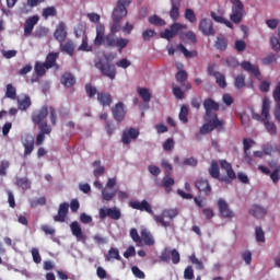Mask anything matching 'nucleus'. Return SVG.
I'll use <instances>...</instances> for the list:
<instances>
[{
	"label": "nucleus",
	"instance_id": "nucleus-1",
	"mask_svg": "<svg viewBox=\"0 0 280 280\" xmlns=\"http://www.w3.org/2000/svg\"><path fill=\"white\" fill-rule=\"evenodd\" d=\"M220 165L221 168L225 171L226 175H220ZM208 174L211 176V178H214L220 183H225V185H231V183H233V180L237 178V175L233 170V165H231V163H229L226 160H221L220 164L218 163V161L212 160L208 168Z\"/></svg>",
	"mask_w": 280,
	"mask_h": 280
},
{
	"label": "nucleus",
	"instance_id": "nucleus-2",
	"mask_svg": "<svg viewBox=\"0 0 280 280\" xmlns=\"http://www.w3.org/2000/svg\"><path fill=\"white\" fill-rule=\"evenodd\" d=\"M130 39L122 38V37H115V34L110 33L105 36V47H117L119 54L128 47Z\"/></svg>",
	"mask_w": 280,
	"mask_h": 280
},
{
	"label": "nucleus",
	"instance_id": "nucleus-3",
	"mask_svg": "<svg viewBox=\"0 0 280 280\" xmlns=\"http://www.w3.org/2000/svg\"><path fill=\"white\" fill-rule=\"evenodd\" d=\"M205 121L206 124L200 127V135H209L215 129L222 130L224 128V120L219 119L218 115H214V118L208 117V120Z\"/></svg>",
	"mask_w": 280,
	"mask_h": 280
},
{
	"label": "nucleus",
	"instance_id": "nucleus-4",
	"mask_svg": "<svg viewBox=\"0 0 280 280\" xmlns=\"http://www.w3.org/2000/svg\"><path fill=\"white\" fill-rule=\"evenodd\" d=\"M95 67L105 78H109V80H115V78H117V68L115 67V65L108 61L105 62L104 60L100 59L95 63Z\"/></svg>",
	"mask_w": 280,
	"mask_h": 280
},
{
	"label": "nucleus",
	"instance_id": "nucleus-5",
	"mask_svg": "<svg viewBox=\"0 0 280 280\" xmlns=\"http://www.w3.org/2000/svg\"><path fill=\"white\" fill-rule=\"evenodd\" d=\"M49 108L47 107V105H44L32 114L31 119L35 126H38V128H40L42 126H49V124H47Z\"/></svg>",
	"mask_w": 280,
	"mask_h": 280
},
{
	"label": "nucleus",
	"instance_id": "nucleus-6",
	"mask_svg": "<svg viewBox=\"0 0 280 280\" xmlns=\"http://www.w3.org/2000/svg\"><path fill=\"white\" fill-rule=\"evenodd\" d=\"M232 3V13L230 15V21L232 23H235V25H240L242 23V19L246 16V11L244 10V3H242V0H238L236 2Z\"/></svg>",
	"mask_w": 280,
	"mask_h": 280
},
{
	"label": "nucleus",
	"instance_id": "nucleus-7",
	"mask_svg": "<svg viewBox=\"0 0 280 280\" xmlns=\"http://www.w3.org/2000/svg\"><path fill=\"white\" fill-rule=\"evenodd\" d=\"M159 259L163 261V264H170V260H172L174 265L180 264V253H178V249H170V247H166L161 252Z\"/></svg>",
	"mask_w": 280,
	"mask_h": 280
},
{
	"label": "nucleus",
	"instance_id": "nucleus-8",
	"mask_svg": "<svg viewBox=\"0 0 280 280\" xmlns=\"http://www.w3.org/2000/svg\"><path fill=\"white\" fill-rule=\"evenodd\" d=\"M203 108L206 110L203 119L209 121V117L215 119L217 110H220V104H218L213 98H206L203 101Z\"/></svg>",
	"mask_w": 280,
	"mask_h": 280
},
{
	"label": "nucleus",
	"instance_id": "nucleus-9",
	"mask_svg": "<svg viewBox=\"0 0 280 280\" xmlns=\"http://www.w3.org/2000/svg\"><path fill=\"white\" fill-rule=\"evenodd\" d=\"M127 113L128 110L126 109V105L124 104V102H118L115 104V106L112 107L113 118L118 124H121V121H125Z\"/></svg>",
	"mask_w": 280,
	"mask_h": 280
},
{
	"label": "nucleus",
	"instance_id": "nucleus-10",
	"mask_svg": "<svg viewBox=\"0 0 280 280\" xmlns=\"http://www.w3.org/2000/svg\"><path fill=\"white\" fill-rule=\"evenodd\" d=\"M98 218L101 220H106V218H110V220H120L121 210L117 208H101L98 210Z\"/></svg>",
	"mask_w": 280,
	"mask_h": 280
},
{
	"label": "nucleus",
	"instance_id": "nucleus-11",
	"mask_svg": "<svg viewBox=\"0 0 280 280\" xmlns=\"http://www.w3.org/2000/svg\"><path fill=\"white\" fill-rule=\"evenodd\" d=\"M252 117L256 121H261V124H264L266 119H270V100L264 98L262 106H261V115L257 113H253Z\"/></svg>",
	"mask_w": 280,
	"mask_h": 280
},
{
	"label": "nucleus",
	"instance_id": "nucleus-12",
	"mask_svg": "<svg viewBox=\"0 0 280 280\" xmlns=\"http://www.w3.org/2000/svg\"><path fill=\"white\" fill-rule=\"evenodd\" d=\"M199 32L203 36H215V27H213V21L208 18H203L199 22Z\"/></svg>",
	"mask_w": 280,
	"mask_h": 280
},
{
	"label": "nucleus",
	"instance_id": "nucleus-13",
	"mask_svg": "<svg viewBox=\"0 0 280 280\" xmlns=\"http://www.w3.org/2000/svg\"><path fill=\"white\" fill-rule=\"evenodd\" d=\"M255 145V141L253 139H243V149H244V156L243 161L244 163H247V165H253V155L250 154V148Z\"/></svg>",
	"mask_w": 280,
	"mask_h": 280
},
{
	"label": "nucleus",
	"instance_id": "nucleus-14",
	"mask_svg": "<svg viewBox=\"0 0 280 280\" xmlns=\"http://www.w3.org/2000/svg\"><path fill=\"white\" fill-rule=\"evenodd\" d=\"M218 207H219V213L221 218H226L231 220L232 218H235V212L231 210L229 207V203L224 199L218 200Z\"/></svg>",
	"mask_w": 280,
	"mask_h": 280
},
{
	"label": "nucleus",
	"instance_id": "nucleus-15",
	"mask_svg": "<svg viewBox=\"0 0 280 280\" xmlns=\"http://www.w3.org/2000/svg\"><path fill=\"white\" fill-rule=\"evenodd\" d=\"M129 207H131V209H137L138 211H145L150 214L154 213V211L152 210V206L145 199H143L142 201L131 200L129 201Z\"/></svg>",
	"mask_w": 280,
	"mask_h": 280
},
{
	"label": "nucleus",
	"instance_id": "nucleus-16",
	"mask_svg": "<svg viewBox=\"0 0 280 280\" xmlns=\"http://www.w3.org/2000/svg\"><path fill=\"white\" fill-rule=\"evenodd\" d=\"M195 187L198 189L200 194H203L205 196H211V184H209V179L207 178H199L195 182Z\"/></svg>",
	"mask_w": 280,
	"mask_h": 280
},
{
	"label": "nucleus",
	"instance_id": "nucleus-17",
	"mask_svg": "<svg viewBox=\"0 0 280 280\" xmlns=\"http://www.w3.org/2000/svg\"><path fill=\"white\" fill-rule=\"evenodd\" d=\"M105 34H106V27L104 26V24L97 23V25H96V36L94 38V45L96 47H100V46L105 44V39H106Z\"/></svg>",
	"mask_w": 280,
	"mask_h": 280
},
{
	"label": "nucleus",
	"instance_id": "nucleus-18",
	"mask_svg": "<svg viewBox=\"0 0 280 280\" xmlns=\"http://www.w3.org/2000/svg\"><path fill=\"white\" fill-rule=\"evenodd\" d=\"M96 100L100 106H103V108L110 107V104H113V95H110V92H98Z\"/></svg>",
	"mask_w": 280,
	"mask_h": 280
},
{
	"label": "nucleus",
	"instance_id": "nucleus-19",
	"mask_svg": "<svg viewBox=\"0 0 280 280\" xmlns=\"http://www.w3.org/2000/svg\"><path fill=\"white\" fill-rule=\"evenodd\" d=\"M22 144L24 147V156H30L34 152V136L25 135L22 138Z\"/></svg>",
	"mask_w": 280,
	"mask_h": 280
},
{
	"label": "nucleus",
	"instance_id": "nucleus-20",
	"mask_svg": "<svg viewBox=\"0 0 280 280\" xmlns=\"http://www.w3.org/2000/svg\"><path fill=\"white\" fill-rule=\"evenodd\" d=\"M139 137V130L135 128H129L127 131L122 132L121 141L125 145H130L132 139H137Z\"/></svg>",
	"mask_w": 280,
	"mask_h": 280
},
{
	"label": "nucleus",
	"instance_id": "nucleus-21",
	"mask_svg": "<svg viewBox=\"0 0 280 280\" xmlns=\"http://www.w3.org/2000/svg\"><path fill=\"white\" fill-rule=\"evenodd\" d=\"M69 214V203L63 202L59 205L58 214L54 217L55 222H65Z\"/></svg>",
	"mask_w": 280,
	"mask_h": 280
},
{
	"label": "nucleus",
	"instance_id": "nucleus-22",
	"mask_svg": "<svg viewBox=\"0 0 280 280\" xmlns=\"http://www.w3.org/2000/svg\"><path fill=\"white\" fill-rule=\"evenodd\" d=\"M70 230L72 235L77 237L79 242H84V240H86V236L84 235V233H82V226L78 221H73L70 224Z\"/></svg>",
	"mask_w": 280,
	"mask_h": 280
},
{
	"label": "nucleus",
	"instance_id": "nucleus-23",
	"mask_svg": "<svg viewBox=\"0 0 280 280\" xmlns=\"http://www.w3.org/2000/svg\"><path fill=\"white\" fill-rule=\"evenodd\" d=\"M180 1L182 0H171V11H170V18L172 21H178L180 18Z\"/></svg>",
	"mask_w": 280,
	"mask_h": 280
},
{
	"label": "nucleus",
	"instance_id": "nucleus-24",
	"mask_svg": "<svg viewBox=\"0 0 280 280\" xmlns=\"http://www.w3.org/2000/svg\"><path fill=\"white\" fill-rule=\"evenodd\" d=\"M38 15H33L32 18H28L25 21L24 24V36H31L32 32H34V25H36V23H38Z\"/></svg>",
	"mask_w": 280,
	"mask_h": 280
},
{
	"label": "nucleus",
	"instance_id": "nucleus-25",
	"mask_svg": "<svg viewBox=\"0 0 280 280\" xmlns=\"http://www.w3.org/2000/svg\"><path fill=\"white\" fill-rule=\"evenodd\" d=\"M127 15H128V10L120 2V3H117V7L114 9L112 19H117L118 21H121Z\"/></svg>",
	"mask_w": 280,
	"mask_h": 280
},
{
	"label": "nucleus",
	"instance_id": "nucleus-26",
	"mask_svg": "<svg viewBox=\"0 0 280 280\" xmlns=\"http://www.w3.org/2000/svg\"><path fill=\"white\" fill-rule=\"evenodd\" d=\"M39 130L40 132L36 137V145H43V142L45 141V135H51V126L43 125Z\"/></svg>",
	"mask_w": 280,
	"mask_h": 280
},
{
	"label": "nucleus",
	"instance_id": "nucleus-27",
	"mask_svg": "<svg viewBox=\"0 0 280 280\" xmlns=\"http://www.w3.org/2000/svg\"><path fill=\"white\" fill-rule=\"evenodd\" d=\"M242 69H244V71H247V73H252L253 75H255V78H258L261 75V72L259 71V67L257 66H253V63H250L249 61H243L241 63Z\"/></svg>",
	"mask_w": 280,
	"mask_h": 280
},
{
	"label": "nucleus",
	"instance_id": "nucleus-28",
	"mask_svg": "<svg viewBox=\"0 0 280 280\" xmlns=\"http://www.w3.org/2000/svg\"><path fill=\"white\" fill-rule=\"evenodd\" d=\"M65 27V23L61 22L54 33L55 39L58 40V43H65V39L67 38V31Z\"/></svg>",
	"mask_w": 280,
	"mask_h": 280
},
{
	"label": "nucleus",
	"instance_id": "nucleus-29",
	"mask_svg": "<svg viewBox=\"0 0 280 280\" xmlns=\"http://www.w3.org/2000/svg\"><path fill=\"white\" fill-rule=\"evenodd\" d=\"M249 213L254 218H265V215L268 213V210L259 205H253L249 209Z\"/></svg>",
	"mask_w": 280,
	"mask_h": 280
},
{
	"label": "nucleus",
	"instance_id": "nucleus-30",
	"mask_svg": "<svg viewBox=\"0 0 280 280\" xmlns=\"http://www.w3.org/2000/svg\"><path fill=\"white\" fill-rule=\"evenodd\" d=\"M174 178L170 176V174H165V176L162 179V183H158V187H164L166 191H172V187L175 185Z\"/></svg>",
	"mask_w": 280,
	"mask_h": 280
},
{
	"label": "nucleus",
	"instance_id": "nucleus-31",
	"mask_svg": "<svg viewBox=\"0 0 280 280\" xmlns=\"http://www.w3.org/2000/svg\"><path fill=\"white\" fill-rule=\"evenodd\" d=\"M61 84L66 86V89H71V86L75 85V77L71 74V72H66L61 77Z\"/></svg>",
	"mask_w": 280,
	"mask_h": 280
},
{
	"label": "nucleus",
	"instance_id": "nucleus-32",
	"mask_svg": "<svg viewBox=\"0 0 280 280\" xmlns=\"http://www.w3.org/2000/svg\"><path fill=\"white\" fill-rule=\"evenodd\" d=\"M60 56V52H49L46 57V60L44 63H46L47 69H52V67H57L56 60H58Z\"/></svg>",
	"mask_w": 280,
	"mask_h": 280
},
{
	"label": "nucleus",
	"instance_id": "nucleus-33",
	"mask_svg": "<svg viewBox=\"0 0 280 280\" xmlns=\"http://www.w3.org/2000/svg\"><path fill=\"white\" fill-rule=\"evenodd\" d=\"M210 16L213 21H215V23H221V24L228 26L230 30H233V23H231V21L224 19L222 15H218V13H215V11H211Z\"/></svg>",
	"mask_w": 280,
	"mask_h": 280
},
{
	"label": "nucleus",
	"instance_id": "nucleus-34",
	"mask_svg": "<svg viewBox=\"0 0 280 280\" xmlns=\"http://www.w3.org/2000/svg\"><path fill=\"white\" fill-rule=\"evenodd\" d=\"M214 47L219 51H226V48L229 47V42H226V37H224V35H222V34H220L217 37V40L214 43Z\"/></svg>",
	"mask_w": 280,
	"mask_h": 280
},
{
	"label": "nucleus",
	"instance_id": "nucleus-35",
	"mask_svg": "<svg viewBox=\"0 0 280 280\" xmlns=\"http://www.w3.org/2000/svg\"><path fill=\"white\" fill-rule=\"evenodd\" d=\"M269 167H271L272 173L270 174V178L273 183V185H277V183H279L280 180V164H272L269 163Z\"/></svg>",
	"mask_w": 280,
	"mask_h": 280
},
{
	"label": "nucleus",
	"instance_id": "nucleus-36",
	"mask_svg": "<svg viewBox=\"0 0 280 280\" xmlns=\"http://www.w3.org/2000/svg\"><path fill=\"white\" fill-rule=\"evenodd\" d=\"M30 106H32V98H30V95H24L23 98L18 100L19 110H27Z\"/></svg>",
	"mask_w": 280,
	"mask_h": 280
},
{
	"label": "nucleus",
	"instance_id": "nucleus-37",
	"mask_svg": "<svg viewBox=\"0 0 280 280\" xmlns=\"http://www.w3.org/2000/svg\"><path fill=\"white\" fill-rule=\"evenodd\" d=\"M113 259L121 261V255H119V249L115 247H110L108 254L105 256V261H113Z\"/></svg>",
	"mask_w": 280,
	"mask_h": 280
},
{
	"label": "nucleus",
	"instance_id": "nucleus-38",
	"mask_svg": "<svg viewBox=\"0 0 280 280\" xmlns=\"http://www.w3.org/2000/svg\"><path fill=\"white\" fill-rule=\"evenodd\" d=\"M141 237H142L145 246H154V244H155L154 236H152V233H150V231L142 230Z\"/></svg>",
	"mask_w": 280,
	"mask_h": 280
},
{
	"label": "nucleus",
	"instance_id": "nucleus-39",
	"mask_svg": "<svg viewBox=\"0 0 280 280\" xmlns=\"http://www.w3.org/2000/svg\"><path fill=\"white\" fill-rule=\"evenodd\" d=\"M178 117L179 121H182L183 124L189 122V107H187V105H182Z\"/></svg>",
	"mask_w": 280,
	"mask_h": 280
},
{
	"label": "nucleus",
	"instance_id": "nucleus-40",
	"mask_svg": "<svg viewBox=\"0 0 280 280\" xmlns=\"http://www.w3.org/2000/svg\"><path fill=\"white\" fill-rule=\"evenodd\" d=\"M94 167H96L94 170V176L95 178H100V176H104V173L106 172V168L104 166H102V161L96 160L93 163Z\"/></svg>",
	"mask_w": 280,
	"mask_h": 280
},
{
	"label": "nucleus",
	"instance_id": "nucleus-41",
	"mask_svg": "<svg viewBox=\"0 0 280 280\" xmlns=\"http://www.w3.org/2000/svg\"><path fill=\"white\" fill-rule=\"evenodd\" d=\"M177 50L184 54L185 58H196L198 56L197 51H189L183 44L177 45Z\"/></svg>",
	"mask_w": 280,
	"mask_h": 280
},
{
	"label": "nucleus",
	"instance_id": "nucleus-42",
	"mask_svg": "<svg viewBox=\"0 0 280 280\" xmlns=\"http://www.w3.org/2000/svg\"><path fill=\"white\" fill-rule=\"evenodd\" d=\"M35 73L42 78V75H45L47 73V65L45 62L36 61L35 63Z\"/></svg>",
	"mask_w": 280,
	"mask_h": 280
},
{
	"label": "nucleus",
	"instance_id": "nucleus-43",
	"mask_svg": "<svg viewBox=\"0 0 280 280\" xmlns=\"http://www.w3.org/2000/svg\"><path fill=\"white\" fill-rule=\"evenodd\" d=\"M138 95L143 100V102H150V100H152V94L148 88H138Z\"/></svg>",
	"mask_w": 280,
	"mask_h": 280
},
{
	"label": "nucleus",
	"instance_id": "nucleus-44",
	"mask_svg": "<svg viewBox=\"0 0 280 280\" xmlns=\"http://www.w3.org/2000/svg\"><path fill=\"white\" fill-rule=\"evenodd\" d=\"M85 93L90 100H93V97L97 96L100 92L97 91V88H95L93 84L86 83Z\"/></svg>",
	"mask_w": 280,
	"mask_h": 280
},
{
	"label": "nucleus",
	"instance_id": "nucleus-45",
	"mask_svg": "<svg viewBox=\"0 0 280 280\" xmlns=\"http://www.w3.org/2000/svg\"><path fill=\"white\" fill-rule=\"evenodd\" d=\"M262 124L267 132H269L272 137H277V125H275V122H271L268 119H266Z\"/></svg>",
	"mask_w": 280,
	"mask_h": 280
},
{
	"label": "nucleus",
	"instance_id": "nucleus-46",
	"mask_svg": "<svg viewBox=\"0 0 280 280\" xmlns=\"http://www.w3.org/2000/svg\"><path fill=\"white\" fill-rule=\"evenodd\" d=\"M180 40H189L190 43H198V37H196V33L188 31L184 34H180Z\"/></svg>",
	"mask_w": 280,
	"mask_h": 280
},
{
	"label": "nucleus",
	"instance_id": "nucleus-47",
	"mask_svg": "<svg viewBox=\"0 0 280 280\" xmlns=\"http://www.w3.org/2000/svg\"><path fill=\"white\" fill-rule=\"evenodd\" d=\"M149 23L156 27H163V25H165V20L161 19L159 15H151L149 16Z\"/></svg>",
	"mask_w": 280,
	"mask_h": 280
},
{
	"label": "nucleus",
	"instance_id": "nucleus-48",
	"mask_svg": "<svg viewBox=\"0 0 280 280\" xmlns=\"http://www.w3.org/2000/svg\"><path fill=\"white\" fill-rule=\"evenodd\" d=\"M113 22L110 24V34H117V32L121 31V20L117 18H112Z\"/></svg>",
	"mask_w": 280,
	"mask_h": 280
},
{
	"label": "nucleus",
	"instance_id": "nucleus-49",
	"mask_svg": "<svg viewBox=\"0 0 280 280\" xmlns=\"http://www.w3.org/2000/svg\"><path fill=\"white\" fill-rule=\"evenodd\" d=\"M235 89H244L246 86V77L244 74H238L234 81Z\"/></svg>",
	"mask_w": 280,
	"mask_h": 280
},
{
	"label": "nucleus",
	"instance_id": "nucleus-50",
	"mask_svg": "<svg viewBox=\"0 0 280 280\" xmlns=\"http://www.w3.org/2000/svg\"><path fill=\"white\" fill-rule=\"evenodd\" d=\"M5 97H8L9 100H16V88H14L12 83H9L7 85Z\"/></svg>",
	"mask_w": 280,
	"mask_h": 280
},
{
	"label": "nucleus",
	"instance_id": "nucleus-51",
	"mask_svg": "<svg viewBox=\"0 0 280 280\" xmlns=\"http://www.w3.org/2000/svg\"><path fill=\"white\" fill-rule=\"evenodd\" d=\"M183 30H187V24L174 23L171 25V32H173V35L175 36H177V34H180Z\"/></svg>",
	"mask_w": 280,
	"mask_h": 280
},
{
	"label": "nucleus",
	"instance_id": "nucleus-52",
	"mask_svg": "<svg viewBox=\"0 0 280 280\" xmlns=\"http://www.w3.org/2000/svg\"><path fill=\"white\" fill-rule=\"evenodd\" d=\"M61 51H65L69 56H72L73 51H75L73 42H66L63 45H61Z\"/></svg>",
	"mask_w": 280,
	"mask_h": 280
},
{
	"label": "nucleus",
	"instance_id": "nucleus-53",
	"mask_svg": "<svg viewBox=\"0 0 280 280\" xmlns=\"http://www.w3.org/2000/svg\"><path fill=\"white\" fill-rule=\"evenodd\" d=\"M48 113L51 126H56L58 124V113L56 112V108L54 106H50L48 108Z\"/></svg>",
	"mask_w": 280,
	"mask_h": 280
},
{
	"label": "nucleus",
	"instance_id": "nucleus-54",
	"mask_svg": "<svg viewBox=\"0 0 280 280\" xmlns=\"http://www.w3.org/2000/svg\"><path fill=\"white\" fill-rule=\"evenodd\" d=\"M30 205H31L32 209H36V207H38V205L40 207H45V205H47V199L45 197H39L37 199L31 200Z\"/></svg>",
	"mask_w": 280,
	"mask_h": 280
},
{
	"label": "nucleus",
	"instance_id": "nucleus-55",
	"mask_svg": "<svg viewBox=\"0 0 280 280\" xmlns=\"http://www.w3.org/2000/svg\"><path fill=\"white\" fill-rule=\"evenodd\" d=\"M163 218H168V220H174L178 215L177 209H165L162 211Z\"/></svg>",
	"mask_w": 280,
	"mask_h": 280
},
{
	"label": "nucleus",
	"instance_id": "nucleus-56",
	"mask_svg": "<svg viewBox=\"0 0 280 280\" xmlns=\"http://www.w3.org/2000/svg\"><path fill=\"white\" fill-rule=\"evenodd\" d=\"M215 82L219 84L220 89H226V77L221 72L215 74Z\"/></svg>",
	"mask_w": 280,
	"mask_h": 280
},
{
	"label": "nucleus",
	"instance_id": "nucleus-57",
	"mask_svg": "<svg viewBox=\"0 0 280 280\" xmlns=\"http://www.w3.org/2000/svg\"><path fill=\"white\" fill-rule=\"evenodd\" d=\"M185 19L189 23H196L198 21V19L196 18V13L191 9L185 10Z\"/></svg>",
	"mask_w": 280,
	"mask_h": 280
},
{
	"label": "nucleus",
	"instance_id": "nucleus-58",
	"mask_svg": "<svg viewBox=\"0 0 280 280\" xmlns=\"http://www.w3.org/2000/svg\"><path fill=\"white\" fill-rule=\"evenodd\" d=\"M58 14V11L54 7H47L43 10L42 15L44 19H49V16H56Z\"/></svg>",
	"mask_w": 280,
	"mask_h": 280
},
{
	"label": "nucleus",
	"instance_id": "nucleus-59",
	"mask_svg": "<svg viewBox=\"0 0 280 280\" xmlns=\"http://www.w3.org/2000/svg\"><path fill=\"white\" fill-rule=\"evenodd\" d=\"M256 242H266V234L264 233V229L261 226H257L255 229Z\"/></svg>",
	"mask_w": 280,
	"mask_h": 280
},
{
	"label": "nucleus",
	"instance_id": "nucleus-60",
	"mask_svg": "<svg viewBox=\"0 0 280 280\" xmlns=\"http://www.w3.org/2000/svg\"><path fill=\"white\" fill-rule=\"evenodd\" d=\"M18 187H21V189H30V179L27 177H20L16 179Z\"/></svg>",
	"mask_w": 280,
	"mask_h": 280
},
{
	"label": "nucleus",
	"instance_id": "nucleus-61",
	"mask_svg": "<svg viewBox=\"0 0 280 280\" xmlns=\"http://www.w3.org/2000/svg\"><path fill=\"white\" fill-rule=\"evenodd\" d=\"M189 259H190L191 264H194V265L196 266V269H197V270H205V264H203L200 259H198V258L196 257V255L192 254V255L189 257Z\"/></svg>",
	"mask_w": 280,
	"mask_h": 280
},
{
	"label": "nucleus",
	"instance_id": "nucleus-62",
	"mask_svg": "<svg viewBox=\"0 0 280 280\" xmlns=\"http://www.w3.org/2000/svg\"><path fill=\"white\" fill-rule=\"evenodd\" d=\"M275 62H277V55L276 54H270L267 57L261 59V63L265 65V66L272 65Z\"/></svg>",
	"mask_w": 280,
	"mask_h": 280
},
{
	"label": "nucleus",
	"instance_id": "nucleus-63",
	"mask_svg": "<svg viewBox=\"0 0 280 280\" xmlns=\"http://www.w3.org/2000/svg\"><path fill=\"white\" fill-rule=\"evenodd\" d=\"M184 279L191 280L194 279V267L187 266L184 270Z\"/></svg>",
	"mask_w": 280,
	"mask_h": 280
},
{
	"label": "nucleus",
	"instance_id": "nucleus-64",
	"mask_svg": "<svg viewBox=\"0 0 280 280\" xmlns=\"http://www.w3.org/2000/svg\"><path fill=\"white\" fill-rule=\"evenodd\" d=\"M272 97L276 103H280V81L277 83L273 90Z\"/></svg>",
	"mask_w": 280,
	"mask_h": 280
}]
</instances>
